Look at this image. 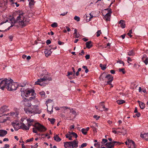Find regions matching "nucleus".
I'll return each instance as SVG.
<instances>
[{"instance_id":"54","label":"nucleus","mask_w":148,"mask_h":148,"mask_svg":"<svg viewBox=\"0 0 148 148\" xmlns=\"http://www.w3.org/2000/svg\"><path fill=\"white\" fill-rule=\"evenodd\" d=\"M14 128L15 130L16 131L18 130V129L20 128V127L19 125L15 126V127H14Z\"/></svg>"},{"instance_id":"41","label":"nucleus","mask_w":148,"mask_h":148,"mask_svg":"<svg viewBox=\"0 0 148 148\" xmlns=\"http://www.w3.org/2000/svg\"><path fill=\"white\" fill-rule=\"evenodd\" d=\"M119 71L120 72H122V73L123 74H124L125 73V69L124 68L121 69L119 68Z\"/></svg>"},{"instance_id":"60","label":"nucleus","mask_w":148,"mask_h":148,"mask_svg":"<svg viewBox=\"0 0 148 148\" xmlns=\"http://www.w3.org/2000/svg\"><path fill=\"white\" fill-rule=\"evenodd\" d=\"M135 114H136V116H137V117H138L140 116L141 114H140V113L137 112Z\"/></svg>"},{"instance_id":"39","label":"nucleus","mask_w":148,"mask_h":148,"mask_svg":"<svg viewBox=\"0 0 148 148\" xmlns=\"http://www.w3.org/2000/svg\"><path fill=\"white\" fill-rule=\"evenodd\" d=\"M94 146L97 148H99L100 145V142H98L97 143H95L94 144Z\"/></svg>"},{"instance_id":"63","label":"nucleus","mask_w":148,"mask_h":148,"mask_svg":"<svg viewBox=\"0 0 148 148\" xmlns=\"http://www.w3.org/2000/svg\"><path fill=\"white\" fill-rule=\"evenodd\" d=\"M10 146L8 144H5L4 145V147H3V148H8Z\"/></svg>"},{"instance_id":"18","label":"nucleus","mask_w":148,"mask_h":148,"mask_svg":"<svg viewBox=\"0 0 148 148\" xmlns=\"http://www.w3.org/2000/svg\"><path fill=\"white\" fill-rule=\"evenodd\" d=\"M7 134V132L5 130H0V137H3Z\"/></svg>"},{"instance_id":"11","label":"nucleus","mask_w":148,"mask_h":148,"mask_svg":"<svg viewBox=\"0 0 148 148\" xmlns=\"http://www.w3.org/2000/svg\"><path fill=\"white\" fill-rule=\"evenodd\" d=\"M106 78L108 79L107 82V84H110L112 82L113 80V77L112 75L110 74H108L106 75Z\"/></svg>"},{"instance_id":"49","label":"nucleus","mask_w":148,"mask_h":148,"mask_svg":"<svg viewBox=\"0 0 148 148\" xmlns=\"http://www.w3.org/2000/svg\"><path fill=\"white\" fill-rule=\"evenodd\" d=\"M132 33V30L130 29L129 30V32L127 33V34L130 36V38H132V35H131V34Z\"/></svg>"},{"instance_id":"35","label":"nucleus","mask_w":148,"mask_h":148,"mask_svg":"<svg viewBox=\"0 0 148 148\" xmlns=\"http://www.w3.org/2000/svg\"><path fill=\"white\" fill-rule=\"evenodd\" d=\"M10 1L12 3L14 4V3H16V2L23 1V0H10Z\"/></svg>"},{"instance_id":"59","label":"nucleus","mask_w":148,"mask_h":148,"mask_svg":"<svg viewBox=\"0 0 148 148\" xmlns=\"http://www.w3.org/2000/svg\"><path fill=\"white\" fill-rule=\"evenodd\" d=\"M51 41L50 40H47L46 42V43L47 45L50 44L51 43Z\"/></svg>"},{"instance_id":"21","label":"nucleus","mask_w":148,"mask_h":148,"mask_svg":"<svg viewBox=\"0 0 148 148\" xmlns=\"http://www.w3.org/2000/svg\"><path fill=\"white\" fill-rule=\"evenodd\" d=\"M26 89H25L24 88H22L20 90V91L21 92V96L23 97H25V94L26 92Z\"/></svg>"},{"instance_id":"22","label":"nucleus","mask_w":148,"mask_h":148,"mask_svg":"<svg viewBox=\"0 0 148 148\" xmlns=\"http://www.w3.org/2000/svg\"><path fill=\"white\" fill-rule=\"evenodd\" d=\"M140 136L142 138H144L146 140L148 141V133H145L143 134H141Z\"/></svg>"},{"instance_id":"43","label":"nucleus","mask_w":148,"mask_h":148,"mask_svg":"<svg viewBox=\"0 0 148 148\" xmlns=\"http://www.w3.org/2000/svg\"><path fill=\"white\" fill-rule=\"evenodd\" d=\"M87 143H82L81 146H79V148H83L87 146Z\"/></svg>"},{"instance_id":"19","label":"nucleus","mask_w":148,"mask_h":148,"mask_svg":"<svg viewBox=\"0 0 148 148\" xmlns=\"http://www.w3.org/2000/svg\"><path fill=\"white\" fill-rule=\"evenodd\" d=\"M119 24H120V26L122 28H124L125 27V24L124 21L123 20H120L119 22Z\"/></svg>"},{"instance_id":"62","label":"nucleus","mask_w":148,"mask_h":148,"mask_svg":"<svg viewBox=\"0 0 148 148\" xmlns=\"http://www.w3.org/2000/svg\"><path fill=\"white\" fill-rule=\"evenodd\" d=\"M37 144L38 143H36V144L35 145H34V146H32L31 148H37L38 146V145Z\"/></svg>"},{"instance_id":"32","label":"nucleus","mask_w":148,"mask_h":148,"mask_svg":"<svg viewBox=\"0 0 148 148\" xmlns=\"http://www.w3.org/2000/svg\"><path fill=\"white\" fill-rule=\"evenodd\" d=\"M39 94L43 98H45V92L43 91H41L39 92Z\"/></svg>"},{"instance_id":"14","label":"nucleus","mask_w":148,"mask_h":148,"mask_svg":"<svg viewBox=\"0 0 148 148\" xmlns=\"http://www.w3.org/2000/svg\"><path fill=\"white\" fill-rule=\"evenodd\" d=\"M9 110L8 106H4L1 107L0 109V114L4 112H7Z\"/></svg>"},{"instance_id":"50","label":"nucleus","mask_w":148,"mask_h":148,"mask_svg":"<svg viewBox=\"0 0 148 148\" xmlns=\"http://www.w3.org/2000/svg\"><path fill=\"white\" fill-rule=\"evenodd\" d=\"M74 19L77 21H80V18L79 17L75 16L74 17Z\"/></svg>"},{"instance_id":"52","label":"nucleus","mask_w":148,"mask_h":148,"mask_svg":"<svg viewBox=\"0 0 148 148\" xmlns=\"http://www.w3.org/2000/svg\"><path fill=\"white\" fill-rule=\"evenodd\" d=\"M97 34H96V36L97 37H98L99 36H100V34H101V30H98L97 31V32H96Z\"/></svg>"},{"instance_id":"28","label":"nucleus","mask_w":148,"mask_h":148,"mask_svg":"<svg viewBox=\"0 0 148 148\" xmlns=\"http://www.w3.org/2000/svg\"><path fill=\"white\" fill-rule=\"evenodd\" d=\"M122 130H122L121 131H118V132L121 133L123 135H124L125 134H126L127 133V130L126 129L124 128L123 127L122 128Z\"/></svg>"},{"instance_id":"46","label":"nucleus","mask_w":148,"mask_h":148,"mask_svg":"<svg viewBox=\"0 0 148 148\" xmlns=\"http://www.w3.org/2000/svg\"><path fill=\"white\" fill-rule=\"evenodd\" d=\"M100 116H98L97 115H94L93 116V118H94V119H95L96 120H98L99 118H100Z\"/></svg>"},{"instance_id":"29","label":"nucleus","mask_w":148,"mask_h":148,"mask_svg":"<svg viewBox=\"0 0 148 148\" xmlns=\"http://www.w3.org/2000/svg\"><path fill=\"white\" fill-rule=\"evenodd\" d=\"M48 119L52 124H53L56 121V119L54 118H48Z\"/></svg>"},{"instance_id":"4","label":"nucleus","mask_w":148,"mask_h":148,"mask_svg":"<svg viewBox=\"0 0 148 148\" xmlns=\"http://www.w3.org/2000/svg\"><path fill=\"white\" fill-rule=\"evenodd\" d=\"M35 107L34 106H31L30 107H28V108L25 107L24 109V110L25 112L27 114H40V112L37 111H36L33 110L34 108L35 109Z\"/></svg>"},{"instance_id":"9","label":"nucleus","mask_w":148,"mask_h":148,"mask_svg":"<svg viewBox=\"0 0 148 148\" xmlns=\"http://www.w3.org/2000/svg\"><path fill=\"white\" fill-rule=\"evenodd\" d=\"M21 102L25 106L28 107H31V104L30 101L26 98H25Z\"/></svg>"},{"instance_id":"17","label":"nucleus","mask_w":148,"mask_h":148,"mask_svg":"<svg viewBox=\"0 0 148 148\" xmlns=\"http://www.w3.org/2000/svg\"><path fill=\"white\" fill-rule=\"evenodd\" d=\"M51 50V49L49 50L46 49L45 50L44 53H45V56L46 57H48L49 56H50L51 54L52 53Z\"/></svg>"},{"instance_id":"61","label":"nucleus","mask_w":148,"mask_h":148,"mask_svg":"<svg viewBox=\"0 0 148 148\" xmlns=\"http://www.w3.org/2000/svg\"><path fill=\"white\" fill-rule=\"evenodd\" d=\"M73 74V73L72 72H68L67 73V76H69L71 75H72Z\"/></svg>"},{"instance_id":"31","label":"nucleus","mask_w":148,"mask_h":148,"mask_svg":"<svg viewBox=\"0 0 148 148\" xmlns=\"http://www.w3.org/2000/svg\"><path fill=\"white\" fill-rule=\"evenodd\" d=\"M140 103V105H139L141 109H143L144 108H145V104L143 102H142V103Z\"/></svg>"},{"instance_id":"27","label":"nucleus","mask_w":148,"mask_h":148,"mask_svg":"<svg viewBox=\"0 0 148 148\" xmlns=\"http://www.w3.org/2000/svg\"><path fill=\"white\" fill-rule=\"evenodd\" d=\"M28 1L29 2V6H30L31 7L32 6L34 5L35 3V2L34 1V0H28Z\"/></svg>"},{"instance_id":"26","label":"nucleus","mask_w":148,"mask_h":148,"mask_svg":"<svg viewBox=\"0 0 148 148\" xmlns=\"http://www.w3.org/2000/svg\"><path fill=\"white\" fill-rule=\"evenodd\" d=\"M127 54L129 56H134L135 55V53L133 50L129 51L127 52Z\"/></svg>"},{"instance_id":"38","label":"nucleus","mask_w":148,"mask_h":148,"mask_svg":"<svg viewBox=\"0 0 148 148\" xmlns=\"http://www.w3.org/2000/svg\"><path fill=\"white\" fill-rule=\"evenodd\" d=\"M105 145L107 147V148H114V144H113V145H106V144H105Z\"/></svg>"},{"instance_id":"34","label":"nucleus","mask_w":148,"mask_h":148,"mask_svg":"<svg viewBox=\"0 0 148 148\" xmlns=\"http://www.w3.org/2000/svg\"><path fill=\"white\" fill-rule=\"evenodd\" d=\"M144 58H145L146 59H145V60H144L143 62H144L146 65H147L148 63V58L147 56H145V57H144Z\"/></svg>"},{"instance_id":"51","label":"nucleus","mask_w":148,"mask_h":148,"mask_svg":"<svg viewBox=\"0 0 148 148\" xmlns=\"http://www.w3.org/2000/svg\"><path fill=\"white\" fill-rule=\"evenodd\" d=\"M129 148H136L135 143L131 144L130 146L129 145Z\"/></svg>"},{"instance_id":"58","label":"nucleus","mask_w":148,"mask_h":148,"mask_svg":"<svg viewBox=\"0 0 148 148\" xmlns=\"http://www.w3.org/2000/svg\"><path fill=\"white\" fill-rule=\"evenodd\" d=\"M33 139H34V138H31L27 140H26V141L27 142H29L31 141H33Z\"/></svg>"},{"instance_id":"24","label":"nucleus","mask_w":148,"mask_h":148,"mask_svg":"<svg viewBox=\"0 0 148 148\" xmlns=\"http://www.w3.org/2000/svg\"><path fill=\"white\" fill-rule=\"evenodd\" d=\"M91 42H92L91 41H90L86 42V47L88 49H90V48H91L92 46Z\"/></svg>"},{"instance_id":"47","label":"nucleus","mask_w":148,"mask_h":148,"mask_svg":"<svg viewBox=\"0 0 148 148\" xmlns=\"http://www.w3.org/2000/svg\"><path fill=\"white\" fill-rule=\"evenodd\" d=\"M128 145H129V144L130 145H131V144H133L135 143L134 142L133 140H128Z\"/></svg>"},{"instance_id":"7","label":"nucleus","mask_w":148,"mask_h":148,"mask_svg":"<svg viewBox=\"0 0 148 148\" xmlns=\"http://www.w3.org/2000/svg\"><path fill=\"white\" fill-rule=\"evenodd\" d=\"M21 121H25V123L27 122V125L30 127L31 125H32V123L34 121V120L30 118H27L25 117H23L21 118Z\"/></svg>"},{"instance_id":"8","label":"nucleus","mask_w":148,"mask_h":148,"mask_svg":"<svg viewBox=\"0 0 148 148\" xmlns=\"http://www.w3.org/2000/svg\"><path fill=\"white\" fill-rule=\"evenodd\" d=\"M20 128L25 130H28L30 128V126L27 125V123H25V121H23L21 120V121Z\"/></svg>"},{"instance_id":"42","label":"nucleus","mask_w":148,"mask_h":148,"mask_svg":"<svg viewBox=\"0 0 148 148\" xmlns=\"http://www.w3.org/2000/svg\"><path fill=\"white\" fill-rule=\"evenodd\" d=\"M51 26L53 28L57 27L58 26V24L56 23H53V24H52Z\"/></svg>"},{"instance_id":"2","label":"nucleus","mask_w":148,"mask_h":148,"mask_svg":"<svg viewBox=\"0 0 148 148\" xmlns=\"http://www.w3.org/2000/svg\"><path fill=\"white\" fill-rule=\"evenodd\" d=\"M38 75L40 77V79H38L37 81L35 82V84L39 85L41 86H45V82L46 81L52 80L51 78L45 70H43L42 71L39 72L38 73Z\"/></svg>"},{"instance_id":"1","label":"nucleus","mask_w":148,"mask_h":148,"mask_svg":"<svg viewBox=\"0 0 148 148\" xmlns=\"http://www.w3.org/2000/svg\"><path fill=\"white\" fill-rule=\"evenodd\" d=\"M24 14H20L17 17L16 21L14 18H11L8 19L4 22H2L1 24L7 22L10 23L11 24V25H13V26L14 24L16 22L18 23L22 27L26 26L28 24L29 21V20L28 18L24 17L23 15Z\"/></svg>"},{"instance_id":"16","label":"nucleus","mask_w":148,"mask_h":148,"mask_svg":"<svg viewBox=\"0 0 148 148\" xmlns=\"http://www.w3.org/2000/svg\"><path fill=\"white\" fill-rule=\"evenodd\" d=\"M85 19L86 18V21L88 22L90 21V19L92 18V13L91 12L89 15H87L86 14L84 16Z\"/></svg>"},{"instance_id":"33","label":"nucleus","mask_w":148,"mask_h":148,"mask_svg":"<svg viewBox=\"0 0 148 148\" xmlns=\"http://www.w3.org/2000/svg\"><path fill=\"white\" fill-rule=\"evenodd\" d=\"M116 102L118 104H121L125 103V101L123 100H118L116 101Z\"/></svg>"},{"instance_id":"25","label":"nucleus","mask_w":148,"mask_h":148,"mask_svg":"<svg viewBox=\"0 0 148 148\" xmlns=\"http://www.w3.org/2000/svg\"><path fill=\"white\" fill-rule=\"evenodd\" d=\"M54 139L55 140L58 142H59L61 140V139L57 135L54 136Z\"/></svg>"},{"instance_id":"64","label":"nucleus","mask_w":148,"mask_h":148,"mask_svg":"<svg viewBox=\"0 0 148 148\" xmlns=\"http://www.w3.org/2000/svg\"><path fill=\"white\" fill-rule=\"evenodd\" d=\"M85 58L86 59H88L90 58V55H87L85 56Z\"/></svg>"},{"instance_id":"37","label":"nucleus","mask_w":148,"mask_h":148,"mask_svg":"<svg viewBox=\"0 0 148 148\" xmlns=\"http://www.w3.org/2000/svg\"><path fill=\"white\" fill-rule=\"evenodd\" d=\"M69 133H71V134L73 136L75 137L76 138H77L78 136L77 135L76 133H75V132H69Z\"/></svg>"},{"instance_id":"13","label":"nucleus","mask_w":148,"mask_h":148,"mask_svg":"<svg viewBox=\"0 0 148 148\" xmlns=\"http://www.w3.org/2000/svg\"><path fill=\"white\" fill-rule=\"evenodd\" d=\"M25 92L26 93L25 94V97H28L30 93H31V95L32 96H33L35 94L34 91L33 89L26 90Z\"/></svg>"},{"instance_id":"5","label":"nucleus","mask_w":148,"mask_h":148,"mask_svg":"<svg viewBox=\"0 0 148 148\" xmlns=\"http://www.w3.org/2000/svg\"><path fill=\"white\" fill-rule=\"evenodd\" d=\"M33 126L40 132H44L47 130L45 127L38 123H36Z\"/></svg>"},{"instance_id":"23","label":"nucleus","mask_w":148,"mask_h":148,"mask_svg":"<svg viewBox=\"0 0 148 148\" xmlns=\"http://www.w3.org/2000/svg\"><path fill=\"white\" fill-rule=\"evenodd\" d=\"M61 108H63L64 110H66L68 109H69L70 110V112H72L73 114H75L76 113V112L74 110H73L72 111H71V110L70 109V108H68V107L66 106H63L62 107H61Z\"/></svg>"},{"instance_id":"57","label":"nucleus","mask_w":148,"mask_h":148,"mask_svg":"<svg viewBox=\"0 0 148 148\" xmlns=\"http://www.w3.org/2000/svg\"><path fill=\"white\" fill-rule=\"evenodd\" d=\"M34 106L35 107V109L34 108L33 110L36 111L37 112L40 111V113L41 112V111L40 110H38V108L37 107H36V106Z\"/></svg>"},{"instance_id":"55","label":"nucleus","mask_w":148,"mask_h":148,"mask_svg":"<svg viewBox=\"0 0 148 148\" xmlns=\"http://www.w3.org/2000/svg\"><path fill=\"white\" fill-rule=\"evenodd\" d=\"M71 133H70L69 132V133H67L66 134L65 136L66 138H68L69 137L71 136Z\"/></svg>"},{"instance_id":"12","label":"nucleus","mask_w":148,"mask_h":148,"mask_svg":"<svg viewBox=\"0 0 148 148\" xmlns=\"http://www.w3.org/2000/svg\"><path fill=\"white\" fill-rule=\"evenodd\" d=\"M19 114V112H11L10 113L6 114V115H8L11 117H17Z\"/></svg>"},{"instance_id":"3","label":"nucleus","mask_w":148,"mask_h":148,"mask_svg":"<svg viewBox=\"0 0 148 148\" xmlns=\"http://www.w3.org/2000/svg\"><path fill=\"white\" fill-rule=\"evenodd\" d=\"M18 87V84L16 83L13 82V80L11 79H9L6 88L10 91L14 90L16 89Z\"/></svg>"},{"instance_id":"56","label":"nucleus","mask_w":148,"mask_h":148,"mask_svg":"<svg viewBox=\"0 0 148 148\" xmlns=\"http://www.w3.org/2000/svg\"><path fill=\"white\" fill-rule=\"evenodd\" d=\"M117 62L119 63L120 64H123V66L124 65V62L123 61H122L120 60L117 61Z\"/></svg>"},{"instance_id":"15","label":"nucleus","mask_w":148,"mask_h":148,"mask_svg":"<svg viewBox=\"0 0 148 148\" xmlns=\"http://www.w3.org/2000/svg\"><path fill=\"white\" fill-rule=\"evenodd\" d=\"M70 142L71 143H71V147H72V148H76L78 147V141L74 140L73 141Z\"/></svg>"},{"instance_id":"6","label":"nucleus","mask_w":148,"mask_h":148,"mask_svg":"<svg viewBox=\"0 0 148 148\" xmlns=\"http://www.w3.org/2000/svg\"><path fill=\"white\" fill-rule=\"evenodd\" d=\"M9 79L6 78L0 81V88L4 90V88H6Z\"/></svg>"},{"instance_id":"20","label":"nucleus","mask_w":148,"mask_h":148,"mask_svg":"<svg viewBox=\"0 0 148 148\" xmlns=\"http://www.w3.org/2000/svg\"><path fill=\"white\" fill-rule=\"evenodd\" d=\"M71 142H64V146L65 148H71V143H70Z\"/></svg>"},{"instance_id":"40","label":"nucleus","mask_w":148,"mask_h":148,"mask_svg":"<svg viewBox=\"0 0 148 148\" xmlns=\"http://www.w3.org/2000/svg\"><path fill=\"white\" fill-rule=\"evenodd\" d=\"M82 68L84 69H85V72L86 73H88V70L87 68V67L85 66H83L82 67Z\"/></svg>"},{"instance_id":"44","label":"nucleus","mask_w":148,"mask_h":148,"mask_svg":"<svg viewBox=\"0 0 148 148\" xmlns=\"http://www.w3.org/2000/svg\"><path fill=\"white\" fill-rule=\"evenodd\" d=\"M81 131L82 133L84 135H86V134L87 132L86 131V130H85V128L82 129Z\"/></svg>"},{"instance_id":"53","label":"nucleus","mask_w":148,"mask_h":148,"mask_svg":"<svg viewBox=\"0 0 148 148\" xmlns=\"http://www.w3.org/2000/svg\"><path fill=\"white\" fill-rule=\"evenodd\" d=\"M100 76L101 77L102 79H103V78L105 77L106 78V73H102Z\"/></svg>"},{"instance_id":"48","label":"nucleus","mask_w":148,"mask_h":148,"mask_svg":"<svg viewBox=\"0 0 148 148\" xmlns=\"http://www.w3.org/2000/svg\"><path fill=\"white\" fill-rule=\"evenodd\" d=\"M113 144H114V145H116L117 144H119V145H120L121 144H123V143H121L119 142H117V141H113Z\"/></svg>"},{"instance_id":"10","label":"nucleus","mask_w":148,"mask_h":148,"mask_svg":"<svg viewBox=\"0 0 148 148\" xmlns=\"http://www.w3.org/2000/svg\"><path fill=\"white\" fill-rule=\"evenodd\" d=\"M112 13V11L110 10L104 16L103 19L106 21H110V17L111 16L110 14Z\"/></svg>"},{"instance_id":"30","label":"nucleus","mask_w":148,"mask_h":148,"mask_svg":"<svg viewBox=\"0 0 148 148\" xmlns=\"http://www.w3.org/2000/svg\"><path fill=\"white\" fill-rule=\"evenodd\" d=\"M106 65H103L102 64H100L99 65L100 67L101 68V69L103 70H104L106 68Z\"/></svg>"},{"instance_id":"45","label":"nucleus","mask_w":148,"mask_h":148,"mask_svg":"<svg viewBox=\"0 0 148 148\" xmlns=\"http://www.w3.org/2000/svg\"><path fill=\"white\" fill-rule=\"evenodd\" d=\"M107 141L108 140L107 139L103 138L102 140V141L101 142V143L102 144H103V145L104 144H105V143L107 142Z\"/></svg>"},{"instance_id":"36","label":"nucleus","mask_w":148,"mask_h":148,"mask_svg":"<svg viewBox=\"0 0 148 148\" xmlns=\"http://www.w3.org/2000/svg\"><path fill=\"white\" fill-rule=\"evenodd\" d=\"M12 125L13 127H15V126H18V125H19L20 124L19 123L15 122H12Z\"/></svg>"}]
</instances>
